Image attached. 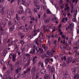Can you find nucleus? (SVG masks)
<instances>
[{"instance_id": "obj_1", "label": "nucleus", "mask_w": 79, "mask_h": 79, "mask_svg": "<svg viewBox=\"0 0 79 79\" xmlns=\"http://www.w3.org/2000/svg\"><path fill=\"white\" fill-rule=\"evenodd\" d=\"M73 13L74 15H73V17H74V18L72 19V21L73 22H76V15H77V9H74Z\"/></svg>"}, {"instance_id": "obj_2", "label": "nucleus", "mask_w": 79, "mask_h": 79, "mask_svg": "<svg viewBox=\"0 0 79 79\" xmlns=\"http://www.w3.org/2000/svg\"><path fill=\"white\" fill-rule=\"evenodd\" d=\"M39 50L37 49V47H36L35 48L36 50L37 51V53H39L40 52V54H43L44 53V50L41 49V48H40L38 46Z\"/></svg>"}, {"instance_id": "obj_3", "label": "nucleus", "mask_w": 79, "mask_h": 79, "mask_svg": "<svg viewBox=\"0 0 79 79\" xmlns=\"http://www.w3.org/2000/svg\"><path fill=\"white\" fill-rule=\"evenodd\" d=\"M31 60H32V57H31V56L28 57V60L27 61V63L25 64V66L27 67L28 66H29Z\"/></svg>"}, {"instance_id": "obj_4", "label": "nucleus", "mask_w": 79, "mask_h": 79, "mask_svg": "<svg viewBox=\"0 0 79 79\" xmlns=\"http://www.w3.org/2000/svg\"><path fill=\"white\" fill-rule=\"evenodd\" d=\"M35 71H36V67H34L32 68L31 72L32 74L34 76L35 75Z\"/></svg>"}, {"instance_id": "obj_5", "label": "nucleus", "mask_w": 79, "mask_h": 79, "mask_svg": "<svg viewBox=\"0 0 79 79\" xmlns=\"http://www.w3.org/2000/svg\"><path fill=\"white\" fill-rule=\"evenodd\" d=\"M63 74L64 76H65V77H66L67 78L69 77V74L67 72L64 71L63 72Z\"/></svg>"}, {"instance_id": "obj_6", "label": "nucleus", "mask_w": 79, "mask_h": 79, "mask_svg": "<svg viewBox=\"0 0 79 79\" xmlns=\"http://www.w3.org/2000/svg\"><path fill=\"white\" fill-rule=\"evenodd\" d=\"M73 60V58L71 57H69L67 58L66 62L67 64H69V63L71 62Z\"/></svg>"}, {"instance_id": "obj_7", "label": "nucleus", "mask_w": 79, "mask_h": 79, "mask_svg": "<svg viewBox=\"0 0 79 79\" xmlns=\"http://www.w3.org/2000/svg\"><path fill=\"white\" fill-rule=\"evenodd\" d=\"M69 26H68V28L69 29H70V31H71L72 29L73 28V27L74 26V24L73 23H71L69 24Z\"/></svg>"}, {"instance_id": "obj_8", "label": "nucleus", "mask_w": 79, "mask_h": 79, "mask_svg": "<svg viewBox=\"0 0 79 79\" xmlns=\"http://www.w3.org/2000/svg\"><path fill=\"white\" fill-rule=\"evenodd\" d=\"M30 70H31V67H30L27 68L25 71H24V74H26L27 73H28L30 71Z\"/></svg>"}, {"instance_id": "obj_9", "label": "nucleus", "mask_w": 79, "mask_h": 79, "mask_svg": "<svg viewBox=\"0 0 79 79\" xmlns=\"http://www.w3.org/2000/svg\"><path fill=\"white\" fill-rule=\"evenodd\" d=\"M38 58V57L37 56H35L32 60V61H33V64H35L36 62H37V58Z\"/></svg>"}, {"instance_id": "obj_10", "label": "nucleus", "mask_w": 79, "mask_h": 79, "mask_svg": "<svg viewBox=\"0 0 79 79\" xmlns=\"http://www.w3.org/2000/svg\"><path fill=\"white\" fill-rule=\"evenodd\" d=\"M26 12L28 13L29 15H32V12L31 11V10L29 8H28L26 11Z\"/></svg>"}, {"instance_id": "obj_11", "label": "nucleus", "mask_w": 79, "mask_h": 79, "mask_svg": "<svg viewBox=\"0 0 79 79\" xmlns=\"http://www.w3.org/2000/svg\"><path fill=\"white\" fill-rule=\"evenodd\" d=\"M45 72H46V70L44 69H42L40 71V73L42 74H44L45 73Z\"/></svg>"}, {"instance_id": "obj_12", "label": "nucleus", "mask_w": 79, "mask_h": 79, "mask_svg": "<svg viewBox=\"0 0 79 79\" xmlns=\"http://www.w3.org/2000/svg\"><path fill=\"white\" fill-rule=\"evenodd\" d=\"M79 48L77 47H74V48L73 50L74 52L76 53L75 55H77V50H78Z\"/></svg>"}, {"instance_id": "obj_13", "label": "nucleus", "mask_w": 79, "mask_h": 79, "mask_svg": "<svg viewBox=\"0 0 79 79\" xmlns=\"http://www.w3.org/2000/svg\"><path fill=\"white\" fill-rule=\"evenodd\" d=\"M51 21V19L50 18H48L44 21V23L46 24H48V23L50 21Z\"/></svg>"}, {"instance_id": "obj_14", "label": "nucleus", "mask_w": 79, "mask_h": 79, "mask_svg": "<svg viewBox=\"0 0 79 79\" xmlns=\"http://www.w3.org/2000/svg\"><path fill=\"white\" fill-rule=\"evenodd\" d=\"M55 70L53 66H52L51 69V73L53 74V73H55Z\"/></svg>"}, {"instance_id": "obj_15", "label": "nucleus", "mask_w": 79, "mask_h": 79, "mask_svg": "<svg viewBox=\"0 0 79 79\" xmlns=\"http://www.w3.org/2000/svg\"><path fill=\"white\" fill-rule=\"evenodd\" d=\"M29 53L31 54H32V55H33L34 54H35V49H32V51H31Z\"/></svg>"}, {"instance_id": "obj_16", "label": "nucleus", "mask_w": 79, "mask_h": 79, "mask_svg": "<svg viewBox=\"0 0 79 79\" xmlns=\"http://www.w3.org/2000/svg\"><path fill=\"white\" fill-rule=\"evenodd\" d=\"M15 29V26L14 25L12 26L9 29V31L10 32H12Z\"/></svg>"}, {"instance_id": "obj_17", "label": "nucleus", "mask_w": 79, "mask_h": 79, "mask_svg": "<svg viewBox=\"0 0 79 79\" xmlns=\"http://www.w3.org/2000/svg\"><path fill=\"white\" fill-rule=\"evenodd\" d=\"M6 25V23L5 22H3L2 24H1V27H5Z\"/></svg>"}, {"instance_id": "obj_18", "label": "nucleus", "mask_w": 79, "mask_h": 79, "mask_svg": "<svg viewBox=\"0 0 79 79\" xmlns=\"http://www.w3.org/2000/svg\"><path fill=\"white\" fill-rule=\"evenodd\" d=\"M50 61L49 58H46L45 60V63L46 64H48V63Z\"/></svg>"}, {"instance_id": "obj_19", "label": "nucleus", "mask_w": 79, "mask_h": 79, "mask_svg": "<svg viewBox=\"0 0 79 79\" xmlns=\"http://www.w3.org/2000/svg\"><path fill=\"white\" fill-rule=\"evenodd\" d=\"M7 50H4L3 52V55L4 56H6V53H7Z\"/></svg>"}, {"instance_id": "obj_20", "label": "nucleus", "mask_w": 79, "mask_h": 79, "mask_svg": "<svg viewBox=\"0 0 79 79\" xmlns=\"http://www.w3.org/2000/svg\"><path fill=\"white\" fill-rule=\"evenodd\" d=\"M13 21L14 23H15V24H18V19H17L15 18L13 20Z\"/></svg>"}, {"instance_id": "obj_21", "label": "nucleus", "mask_w": 79, "mask_h": 79, "mask_svg": "<svg viewBox=\"0 0 79 79\" xmlns=\"http://www.w3.org/2000/svg\"><path fill=\"white\" fill-rule=\"evenodd\" d=\"M37 2H38V0H33L34 6H35L36 5H37Z\"/></svg>"}, {"instance_id": "obj_22", "label": "nucleus", "mask_w": 79, "mask_h": 79, "mask_svg": "<svg viewBox=\"0 0 79 79\" xmlns=\"http://www.w3.org/2000/svg\"><path fill=\"white\" fill-rule=\"evenodd\" d=\"M12 61H14V62H15L16 61V56L15 55H13V57H12Z\"/></svg>"}, {"instance_id": "obj_23", "label": "nucleus", "mask_w": 79, "mask_h": 79, "mask_svg": "<svg viewBox=\"0 0 79 79\" xmlns=\"http://www.w3.org/2000/svg\"><path fill=\"white\" fill-rule=\"evenodd\" d=\"M23 5H25V6H29V2H27L26 3H23Z\"/></svg>"}, {"instance_id": "obj_24", "label": "nucleus", "mask_w": 79, "mask_h": 79, "mask_svg": "<svg viewBox=\"0 0 79 79\" xmlns=\"http://www.w3.org/2000/svg\"><path fill=\"white\" fill-rule=\"evenodd\" d=\"M5 12V10L4 9L2 8L1 10L0 13L2 15H4V13Z\"/></svg>"}, {"instance_id": "obj_25", "label": "nucleus", "mask_w": 79, "mask_h": 79, "mask_svg": "<svg viewBox=\"0 0 79 79\" xmlns=\"http://www.w3.org/2000/svg\"><path fill=\"white\" fill-rule=\"evenodd\" d=\"M71 71L73 74H74V75L76 74V70H75V69L73 68H72L71 69Z\"/></svg>"}, {"instance_id": "obj_26", "label": "nucleus", "mask_w": 79, "mask_h": 79, "mask_svg": "<svg viewBox=\"0 0 79 79\" xmlns=\"http://www.w3.org/2000/svg\"><path fill=\"white\" fill-rule=\"evenodd\" d=\"M44 77V79H50V76L49 75H48L47 74L45 75Z\"/></svg>"}, {"instance_id": "obj_27", "label": "nucleus", "mask_w": 79, "mask_h": 79, "mask_svg": "<svg viewBox=\"0 0 79 79\" xmlns=\"http://www.w3.org/2000/svg\"><path fill=\"white\" fill-rule=\"evenodd\" d=\"M18 13L19 14V15H20V14H23V13H24V11L20 10L18 11Z\"/></svg>"}, {"instance_id": "obj_28", "label": "nucleus", "mask_w": 79, "mask_h": 79, "mask_svg": "<svg viewBox=\"0 0 79 79\" xmlns=\"http://www.w3.org/2000/svg\"><path fill=\"white\" fill-rule=\"evenodd\" d=\"M79 76V74L78 73H77L75 75L74 77V78L73 79H77V77H78Z\"/></svg>"}, {"instance_id": "obj_29", "label": "nucleus", "mask_w": 79, "mask_h": 79, "mask_svg": "<svg viewBox=\"0 0 79 79\" xmlns=\"http://www.w3.org/2000/svg\"><path fill=\"white\" fill-rule=\"evenodd\" d=\"M23 61L24 62H26V61H27V59H26V56H24L23 57Z\"/></svg>"}, {"instance_id": "obj_30", "label": "nucleus", "mask_w": 79, "mask_h": 79, "mask_svg": "<svg viewBox=\"0 0 79 79\" xmlns=\"http://www.w3.org/2000/svg\"><path fill=\"white\" fill-rule=\"evenodd\" d=\"M18 69L19 71L20 72V71H21V69H22V67H21L19 66L17 67V69Z\"/></svg>"}, {"instance_id": "obj_31", "label": "nucleus", "mask_w": 79, "mask_h": 79, "mask_svg": "<svg viewBox=\"0 0 79 79\" xmlns=\"http://www.w3.org/2000/svg\"><path fill=\"white\" fill-rule=\"evenodd\" d=\"M46 16H47V13H44V16L43 17V19L44 20L45 19V18H46Z\"/></svg>"}, {"instance_id": "obj_32", "label": "nucleus", "mask_w": 79, "mask_h": 79, "mask_svg": "<svg viewBox=\"0 0 79 79\" xmlns=\"http://www.w3.org/2000/svg\"><path fill=\"white\" fill-rule=\"evenodd\" d=\"M61 60H64V61H66V56H64V57H62L61 58Z\"/></svg>"}, {"instance_id": "obj_33", "label": "nucleus", "mask_w": 79, "mask_h": 79, "mask_svg": "<svg viewBox=\"0 0 79 79\" xmlns=\"http://www.w3.org/2000/svg\"><path fill=\"white\" fill-rule=\"evenodd\" d=\"M9 65L10 67H11V68H15V67L14 64H10Z\"/></svg>"}, {"instance_id": "obj_34", "label": "nucleus", "mask_w": 79, "mask_h": 79, "mask_svg": "<svg viewBox=\"0 0 79 79\" xmlns=\"http://www.w3.org/2000/svg\"><path fill=\"white\" fill-rule=\"evenodd\" d=\"M14 46H15V50L16 49H18V45H17V44H14Z\"/></svg>"}, {"instance_id": "obj_35", "label": "nucleus", "mask_w": 79, "mask_h": 79, "mask_svg": "<svg viewBox=\"0 0 79 79\" xmlns=\"http://www.w3.org/2000/svg\"><path fill=\"white\" fill-rule=\"evenodd\" d=\"M21 76L22 77H26V75L25 74L22 73L21 74Z\"/></svg>"}, {"instance_id": "obj_36", "label": "nucleus", "mask_w": 79, "mask_h": 79, "mask_svg": "<svg viewBox=\"0 0 79 79\" xmlns=\"http://www.w3.org/2000/svg\"><path fill=\"white\" fill-rule=\"evenodd\" d=\"M24 32H28V29L27 28L24 27V28L23 30Z\"/></svg>"}, {"instance_id": "obj_37", "label": "nucleus", "mask_w": 79, "mask_h": 79, "mask_svg": "<svg viewBox=\"0 0 79 79\" xmlns=\"http://www.w3.org/2000/svg\"><path fill=\"white\" fill-rule=\"evenodd\" d=\"M21 48L22 51H24L25 50V47L23 46H21Z\"/></svg>"}, {"instance_id": "obj_38", "label": "nucleus", "mask_w": 79, "mask_h": 79, "mask_svg": "<svg viewBox=\"0 0 79 79\" xmlns=\"http://www.w3.org/2000/svg\"><path fill=\"white\" fill-rule=\"evenodd\" d=\"M19 63H20V62L19 61H17L15 64V66H18L19 64Z\"/></svg>"}, {"instance_id": "obj_39", "label": "nucleus", "mask_w": 79, "mask_h": 79, "mask_svg": "<svg viewBox=\"0 0 79 79\" xmlns=\"http://www.w3.org/2000/svg\"><path fill=\"white\" fill-rule=\"evenodd\" d=\"M42 6L44 10V11H46V10H47V7H46V6H45L44 5H43Z\"/></svg>"}, {"instance_id": "obj_40", "label": "nucleus", "mask_w": 79, "mask_h": 79, "mask_svg": "<svg viewBox=\"0 0 79 79\" xmlns=\"http://www.w3.org/2000/svg\"><path fill=\"white\" fill-rule=\"evenodd\" d=\"M24 41L23 40H21L20 41V43L22 44V45H23L24 44Z\"/></svg>"}, {"instance_id": "obj_41", "label": "nucleus", "mask_w": 79, "mask_h": 79, "mask_svg": "<svg viewBox=\"0 0 79 79\" xmlns=\"http://www.w3.org/2000/svg\"><path fill=\"white\" fill-rule=\"evenodd\" d=\"M18 14H16V19H17V20L18 21V20H19L20 19V18L18 17Z\"/></svg>"}, {"instance_id": "obj_42", "label": "nucleus", "mask_w": 79, "mask_h": 79, "mask_svg": "<svg viewBox=\"0 0 79 79\" xmlns=\"http://www.w3.org/2000/svg\"><path fill=\"white\" fill-rule=\"evenodd\" d=\"M47 14H51L52 12L49 10H47Z\"/></svg>"}, {"instance_id": "obj_43", "label": "nucleus", "mask_w": 79, "mask_h": 79, "mask_svg": "<svg viewBox=\"0 0 79 79\" xmlns=\"http://www.w3.org/2000/svg\"><path fill=\"white\" fill-rule=\"evenodd\" d=\"M19 9L21 11H23V6H21L19 7Z\"/></svg>"}, {"instance_id": "obj_44", "label": "nucleus", "mask_w": 79, "mask_h": 79, "mask_svg": "<svg viewBox=\"0 0 79 79\" xmlns=\"http://www.w3.org/2000/svg\"><path fill=\"white\" fill-rule=\"evenodd\" d=\"M25 27L24 26H21L20 27L19 29H24Z\"/></svg>"}, {"instance_id": "obj_45", "label": "nucleus", "mask_w": 79, "mask_h": 79, "mask_svg": "<svg viewBox=\"0 0 79 79\" xmlns=\"http://www.w3.org/2000/svg\"><path fill=\"white\" fill-rule=\"evenodd\" d=\"M35 6L36 7L37 9V10H39L40 9V7L39 5H36Z\"/></svg>"}, {"instance_id": "obj_46", "label": "nucleus", "mask_w": 79, "mask_h": 79, "mask_svg": "<svg viewBox=\"0 0 79 79\" xmlns=\"http://www.w3.org/2000/svg\"><path fill=\"white\" fill-rule=\"evenodd\" d=\"M26 56H27V57H28V58L30 57V56H31V55L29 53H26Z\"/></svg>"}, {"instance_id": "obj_47", "label": "nucleus", "mask_w": 79, "mask_h": 79, "mask_svg": "<svg viewBox=\"0 0 79 79\" xmlns=\"http://www.w3.org/2000/svg\"><path fill=\"white\" fill-rule=\"evenodd\" d=\"M11 73V71L10 70H7L6 72V73L7 74H10Z\"/></svg>"}, {"instance_id": "obj_48", "label": "nucleus", "mask_w": 79, "mask_h": 79, "mask_svg": "<svg viewBox=\"0 0 79 79\" xmlns=\"http://www.w3.org/2000/svg\"><path fill=\"white\" fill-rule=\"evenodd\" d=\"M12 24V23H11V21H9L8 22V25L9 26H10Z\"/></svg>"}, {"instance_id": "obj_49", "label": "nucleus", "mask_w": 79, "mask_h": 79, "mask_svg": "<svg viewBox=\"0 0 79 79\" xmlns=\"http://www.w3.org/2000/svg\"><path fill=\"white\" fill-rule=\"evenodd\" d=\"M7 18L9 19H11V15L10 14L7 15Z\"/></svg>"}, {"instance_id": "obj_50", "label": "nucleus", "mask_w": 79, "mask_h": 79, "mask_svg": "<svg viewBox=\"0 0 79 79\" xmlns=\"http://www.w3.org/2000/svg\"><path fill=\"white\" fill-rule=\"evenodd\" d=\"M7 15H10V11L9 10H7Z\"/></svg>"}, {"instance_id": "obj_51", "label": "nucleus", "mask_w": 79, "mask_h": 79, "mask_svg": "<svg viewBox=\"0 0 79 79\" xmlns=\"http://www.w3.org/2000/svg\"><path fill=\"white\" fill-rule=\"evenodd\" d=\"M33 11L34 12H35V13H37L38 12L37 10V9L35 8L34 9Z\"/></svg>"}, {"instance_id": "obj_52", "label": "nucleus", "mask_w": 79, "mask_h": 79, "mask_svg": "<svg viewBox=\"0 0 79 79\" xmlns=\"http://www.w3.org/2000/svg\"><path fill=\"white\" fill-rule=\"evenodd\" d=\"M39 39L38 38H36L35 40V43H37V42H39Z\"/></svg>"}, {"instance_id": "obj_53", "label": "nucleus", "mask_w": 79, "mask_h": 79, "mask_svg": "<svg viewBox=\"0 0 79 79\" xmlns=\"http://www.w3.org/2000/svg\"><path fill=\"white\" fill-rule=\"evenodd\" d=\"M48 69L49 71L50 70V69H51V66L50 65H48Z\"/></svg>"}, {"instance_id": "obj_54", "label": "nucleus", "mask_w": 79, "mask_h": 79, "mask_svg": "<svg viewBox=\"0 0 79 79\" xmlns=\"http://www.w3.org/2000/svg\"><path fill=\"white\" fill-rule=\"evenodd\" d=\"M66 63H65L64 62L62 64V66L63 67H65L66 66Z\"/></svg>"}, {"instance_id": "obj_55", "label": "nucleus", "mask_w": 79, "mask_h": 79, "mask_svg": "<svg viewBox=\"0 0 79 79\" xmlns=\"http://www.w3.org/2000/svg\"><path fill=\"white\" fill-rule=\"evenodd\" d=\"M15 72L16 73V74H18L19 73V71L17 69H15Z\"/></svg>"}, {"instance_id": "obj_56", "label": "nucleus", "mask_w": 79, "mask_h": 79, "mask_svg": "<svg viewBox=\"0 0 79 79\" xmlns=\"http://www.w3.org/2000/svg\"><path fill=\"white\" fill-rule=\"evenodd\" d=\"M44 51H46L48 49V47H45L44 48Z\"/></svg>"}, {"instance_id": "obj_57", "label": "nucleus", "mask_w": 79, "mask_h": 79, "mask_svg": "<svg viewBox=\"0 0 79 79\" xmlns=\"http://www.w3.org/2000/svg\"><path fill=\"white\" fill-rule=\"evenodd\" d=\"M47 54H48L49 56L50 54V52L49 51H47Z\"/></svg>"}, {"instance_id": "obj_58", "label": "nucleus", "mask_w": 79, "mask_h": 79, "mask_svg": "<svg viewBox=\"0 0 79 79\" xmlns=\"http://www.w3.org/2000/svg\"><path fill=\"white\" fill-rule=\"evenodd\" d=\"M32 38V37L31 38V36H28V39L29 40H31V39Z\"/></svg>"}, {"instance_id": "obj_59", "label": "nucleus", "mask_w": 79, "mask_h": 79, "mask_svg": "<svg viewBox=\"0 0 79 79\" xmlns=\"http://www.w3.org/2000/svg\"><path fill=\"white\" fill-rule=\"evenodd\" d=\"M62 3H63V0H60L59 1V4L60 5H61V4H62Z\"/></svg>"}, {"instance_id": "obj_60", "label": "nucleus", "mask_w": 79, "mask_h": 79, "mask_svg": "<svg viewBox=\"0 0 79 79\" xmlns=\"http://www.w3.org/2000/svg\"><path fill=\"white\" fill-rule=\"evenodd\" d=\"M75 59L77 61V62H79V57H78V58L76 57Z\"/></svg>"}, {"instance_id": "obj_61", "label": "nucleus", "mask_w": 79, "mask_h": 79, "mask_svg": "<svg viewBox=\"0 0 79 79\" xmlns=\"http://www.w3.org/2000/svg\"><path fill=\"white\" fill-rule=\"evenodd\" d=\"M64 45L67 46H69V44L68 43L66 42L65 43V44Z\"/></svg>"}, {"instance_id": "obj_62", "label": "nucleus", "mask_w": 79, "mask_h": 79, "mask_svg": "<svg viewBox=\"0 0 79 79\" xmlns=\"http://www.w3.org/2000/svg\"><path fill=\"white\" fill-rule=\"evenodd\" d=\"M20 73H17V77L19 78V77H20Z\"/></svg>"}, {"instance_id": "obj_63", "label": "nucleus", "mask_w": 79, "mask_h": 79, "mask_svg": "<svg viewBox=\"0 0 79 79\" xmlns=\"http://www.w3.org/2000/svg\"><path fill=\"white\" fill-rule=\"evenodd\" d=\"M4 21H5V22H8V20L6 19H4Z\"/></svg>"}, {"instance_id": "obj_64", "label": "nucleus", "mask_w": 79, "mask_h": 79, "mask_svg": "<svg viewBox=\"0 0 79 79\" xmlns=\"http://www.w3.org/2000/svg\"><path fill=\"white\" fill-rule=\"evenodd\" d=\"M6 79H12V78H11V77H6Z\"/></svg>"}]
</instances>
